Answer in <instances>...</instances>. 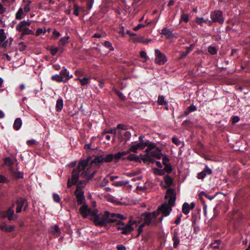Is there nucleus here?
Returning <instances> with one entry per match:
<instances>
[{
	"instance_id": "nucleus-13",
	"label": "nucleus",
	"mask_w": 250,
	"mask_h": 250,
	"mask_svg": "<svg viewBox=\"0 0 250 250\" xmlns=\"http://www.w3.org/2000/svg\"><path fill=\"white\" fill-rule=\"evenodd\" d=\"M96 209H91L86 205L83 204L80 208V212L83 218H87L88 216H93L95 213Z\"/></svg>"
},
{
	"instance_id": "nucleus-49",
	"label": "nucleus",
	"mask_w": 250,
	"mask_h": 250,
	"mask_svg": "<svg viewBox=\"0 0 250 250\" xmlns=\"http://www.w3.org/2000/svg\"><path fill=\"white\" fill-rule=\"evenodd\" d=\"M157 102L160 105H163L166 103L165 101L164 97L163 96H160L158 97Z\"/></svg>"
},
{
	"instance_id": "nucleus-29",
	"label": "nucleus",
	"mask_w": 250,
	"mask_h": 250,
	"mask_svg": "<svg viewBox=\"0 0 250 250\" xmlns=\"http://www.w3.org/2000/svg\"><path fill=\"white\" fill-rule=\"evenodd\" d=\"M75 80L79 81L82 86H84L90 83V79L87 77H84L82 79L78 78L75 79Z\"/></svg>"
},
{
	"instance_id": "nucleus-43",
	"label": "nucleus",
	"mask_w": 250,
	"mask_h": 250,
	"mask_svg": "<svg viewBox=\"0 0 250 250\" xmlns=\"http://www.w3.org/2000/svg\"><path fill=\"white\" fill-rule=\"evenodd\" d=\"M154 172L155 174L159 175H163L165 174L164 169L155 168L154 169Z\"/></svg>"
},
{
	"instance_id": "nucleus-24",
	"label": "nucleus",
	"mask_w": 250,
	"mask_h": 250,
	"mask_svg": "<svg viewBox=\"0 0 250 250\" xmlns=\"http://www.w3.org/2000/svg\"><path fill=\"white\" fill-rule=\"evenodd\" d=\"M164 182L166 185L164 186L163 187L165 188L170 186L173 183L172 179L168 175H166L165 176Z\"/></svg>"
},
{
	"instance_id": "nucleus-58",
	"label": "nucleus",
	"mask_w": 250,
	"mask_h": 250,
	"mask_svg": "<svg viewBox=\"0 0 250 250\" xmlns=\"http://www.w3.org/2000/svg\"><path fill=\"white\" fill-rule=\"evenodd\" d=\"M94 3V0H87L86 5L89 10L91 9Z\"/></svg>"
},
{
	"instance_id": "nucleus-15",
	"label": "nucleus",
	"mask_w": 250,
	"mask_h": 250,
	"mask_svg": "<svg viewBox=\"0 0 250 250\" xmlns=\"http://www.w3.org/2000/svg\"><path fill=\"white\" fill-rule=\"evenodd\" d=\"M75 195L77 198L78 205H80L85 203V199L83 190H76Z\"/></svg>"
},
{
	"instance_id": "nucleus-42",
	"label": "nucleus",
	"mask_w": 250,
	"mask_h": 250,
	"mask_svg": "<svg viewBox=\"0 0 250 250\" xmlns=\"http://www.w3.org/2000/svg\"><path fill=\"white\" fill-rule=\"evenodd\" d=\"M104 46L109 49L110 51L114 50V47L112 46V43L108 41H105L104 43Z\"/></svg>"
},
{
	"instance_id": "nucleus-2",
	"label": "nucleus",
	"mask_w": 250,
	"mask_h": 250,
	"mask_svg": "<svg viewBox=\"0 0 250 250\" xmlns=\"http://www.w3.org/2000/svg\"><path fill=\"white\" fill-rule=\"evenodd\" d=\"M125 218L122 214L119 213H110L104 211L98 213V210L95 209V213L93 214L92 220L95 225L97 226H105L108 224L116 222L118 220H124Z\"/></svg>"
},
{
	"instance_id": "nucleus-60",
	"label": "nucleus",
	"mask_w": 250,
	"mask_h": 250,
	"mask_svg": "<svg viewBox=\"0 0 250 250\" xmlns=\"http://www.w3.org/2000/svg\"><path fill=\"white\" fill-rule=\"evenodd\" d=\"M145 26H146V25L145 24L140 23V24H138L136 26L134 27L133 28V30L134 31H137L139 29H140L141 28H144Z\"/></svg>"
},
{
	"instance_id": "nucleus-47",
	"label": "nucleus",
	"mask_w": 250,
	"mask_h": 250,
	"mask_svg": "<svg viewBox=\"0 0 250 250\" xmlns=\"http://www.w3.org/2000/svg\"><path fill=\"white\" fill-rule=\"evenodd\" d=\"M115 92L121 100H122V101L125 100V97L124 95V94L121 92H120L117 90H115Z\"/></svg>"
},
{
	"instance_id": "nucleus-5",
	"label": "nucleus",
	"mask_w": 250,
	"mask_h": 250,
	"mask_svg": "<svg viewBox=\"0 0 250 250\" xmlns=\"http://www.w3.org/2000/svg\"><path fill=\"white\" fill-rule=\"evenodd\" d=\"M158 211H154L152 212H145L142 214V219L146 225H156L159 221L158 220Z\"/></svg>"
},
{
	"instance_id": "nucleus-48",
	"label": "nucleus",
	"mask_w": 250,
	"mask_h": 250,
	"mask_svg": "<svg viewBox=\"0 0 250 250\" xmlns=\"http://www.w3.org/2000/svg\"><path fill=\"white\" fill-rule=\"evenodd\" d=\"M46 32L45 28L43 30L42 28H39L37 29L35 35L37 36H40L41 34L43 33V34H45Z\"/></svg>"
},
{
	"instance_id": "nucleus-40",
	"label": "nucleus",
	"mask_w": 250,
	"mask_h": 250,
	"mask_svg": "<svg viewBox=\"0 0 250 250\" xmlns=\"http://www.w3.org/2000/svg\"><path fill=\"white\" fill-rule=\"evenodd\" d=\"M49 50L51 55L55 56L59 50L61 51V49H60L59 46L58 47L51 46L49 48Z\"/></svg>"
},
{
	"instance_id": "nucleus-18",
	"label": "nucleus",
	"mask_w": 250,
	"mask_h": 250,
	"mask_svg": "<svg viewBox=\"0 0 250 250\" xmlns=\"http://www.w3.org/2000/svg\"><path fill=\"white\" fill-rule=\"evenodd\" d=\"M69 39V36H65L60 39L59 41L58 44L59 47L60 49H61V52L63 51V47L68 42V40Z\"/></svg>"
},
{
	"instance_id": "nucleus-10",
	"label": "nucleus",
	"mask_w": 250,
	"mask_h": 250,
	"mask_svg": "<svg viewBox=\"0 0 250 250\" xmlns=\"http://www.w3.org/2000/svg\"><path fill=\"white\" fill-rule=\"evenodd\" d=\"M16 204V212L20 213L22 211V208L23 207V210L25 211L28 207V202L25 198L19 197L17 198L15 204Z\"/></svg>"
},
{
	"instance_id": "nucleus-12",
	"label": "nucleus",
	"mask_w": 250,
	"mask_h": 250,
	"mask_svg": "<svg viewBox=\"0 0 250 250\" xmlns=\"http://www.w3.org/2000/svg\"><path fill=\"white\" fill-rule=\"evenodd\" d=\"M210 18L212 21L222 24L224 21V17L223 16V12L221 10H217L211 12L210 14Z\"/></svg>"
},
{
	"instance_id": "nucleus-39",
	"label": "nucleus",
	"mask_w": 250,
	"mask_h": 250,
	"mask_svg": "<svg viewBox=\"0 0 250 250\" xmlns=\"http://www.w3.org/2000/svg\"><path fill=\"white\" fill-rule=\"evenodd\" d=\"M117 132H116V128H109L107 129H105L102 133V135L104 136V134H107V133H112L114 135H116Z\"/></svg>"
},
{
	"instance_id": "nucleus-38",
	"label": "nucleus",
	"mask_w": 250,
	"mask_h": 250,
	"mask_svg": "<svg viewBox=\"0 0 250 250\" xmlns=\"http://www.w3.org/2000/svg\"><path fill=\"white\" fill-rule=\"evenodd\" d=\"M126 159L130 161H134L136 162H138L140 160V158L138 156L133 154H130L126 157Z\"/></svg>"
},
{
	"instance_id": "nucleus-27",
	"label": "nucleus",
	"mask_w": 250,
	"mask_h": 250,
	"mask_svg": "<svg viewBox=\"0 0 250 250\" xmlns=\"http://www.w3.org/2000/svg\"><path fill=\"white\" fill-rule=\"evenodd\" d=\"M84 7L79 6L76 3L74 4V12L73 14L76 16L79 15V11L80 10H83Z\"/></svg>"
},
{
	"instance_id": "nucleus-46",
	"label": "nucleus",
	"mask_w": 250,
	"mask_h": 250,
	"mask_svg": "<svg viewBox=\"0 0 250 250\" xmlns=\"http://www.w3.org/2000/svg\"><path fill=\"white\" fill-rule=\"evenodd\" d=\"M172 142L177 146L181 144V141L176 136H174L172 138Z\"/></svg>"
},
{
	"instance_id": "nucleus-30",
	"label": "nucleus",
	"mask_w": 250,
	"mask_h": 250,
	"mask_svg": "<svg viewBox=\"0 0 250 250\" xmlns=\"http://www.w3.org/2000/svg\"><path fill=\"white\" fill-rule=\"evenodd\" d=\"M129 183L128 180H123L120 181H115L113 183V185L115 187H123Z\"/></svg>"
},
{
	"instance_id": "nucleus-50",
	"label": "nucleus",
	"mask_w": 250,
	"mask_h": 250,
	"mask_svg": "<svg viewBox=\"0 0 250 250\" xmlns=\"http://www.w3.org/2000/svg\"><path fill=\"white\" fill-rule=\"evenodd\" d=\"M113 158L114 159L117 161L121 159L125 160V158L122 157L121 155H120V153H119V152L114 154H113Z\"/></svg>"
},
{
	"instance_id": "nucleus-14",
	"label": "nucleus",
	"mask_w": 250,
	"mask_h": 250,
	"mask_svg": "<svg viewBox=\"0 0 250 250\" xmlns=\"http://www.w3.org/2000/svg\"><path fill=\"white\" fill-rule=\"evenodd\" d=\"M149 141H147L146 142H141L137 144L132 145L130 147V151L133 152H136L137 150L140 149H144L146 146L147 147L148 146V143Z\"/></svg>"
},
{
	"instance_id": "nucleus-57",
	"label": "nucleus",
	"mask_w": 250,
	"mask_h": 250,
	"mask_svg": "<svg viewBox=\"0 0 250 250\" xmlns=\"http://www.w3.org/2000/svg\"><path fill=\"white\" fill-rule=\"evenodd\" d=\"M5 163L6 165H8L9 166H11L14 164L13 161L9 157H7L5 158Z\"/></svg>"
},
{
	"instance_id": "nucleus-22",
	"label": "nucleus",
	"mask_w": 250,
	"mask_h": 250,
	"mask_svg": "<svg viewBox=\"0 0 250 250\" xmlns=\"http://www.w3.org/2000/svg\"><path fill=\"white\" fill-rule=\"evenodd\" d=\"M22 122L21 119L20 118H17L14 123L13 128L16 130H19L22 125Z\"/></svg>"
},
{
	"instance_id": "nucleus-4",
	"label": "nucleus",
	"mask_w": 250,
	"mask_h": 250,
	"mask_svg": "<svg viewBox=\"0 0 250 250\" xmlns=\"http://www.w3.org/2000/svg\"><path fill=\"white\" fill-rule=\"evenodd\" d=\"M145 151L146 154L143 158L144 161L153 162L154 160L153 158L160 159L163 156L161 149L157 147V145L155 143L149 142Z\"/></svg>"
},
{
	"instance_id": "nucleus-1",
	"label": "nucleus",
	"mask_w": 250,
	"mask_h": 250,
	"mask_svg": "<svg viewBox=\"0 0 250 250\" xmlns=\"http://www.w3.org/2000/svg\"><path fill=\"white\" fill-rule=\"evenodd\" d=\"M113 160V154H109L105 156L102 155L96 156L89 163V159L80 160L78 166L72 171V177L68 181V187L72 183H75L79 175L88 179L93 178L98 170L100 164L103 163H109Z\"/></svg>"
},
{
	"instance_id": "nucleus-59",
	"label": "nucleus",
	"mask_w": 250,
	"mask_h": 250,
	"mask_svg": "<svg viewBox=\"0 0 250 250\" xmlns=\"http://www.w3.org/2000/svg\"><path fill=\"white\" fill-rule=\"evenodd\" d=\"M145 225H146V224H145L143 223L141 224L139 226V228H138V235H139V234H141V233L143 231V228L144 227V226H145Z\"/></svg>"
},
{
	"instance_id": "nucleus-26",
	"label": "nucleus",
	"mask_w": 250,
	"mask_h": 250,
	"mask_svg": "<svg viewBox=\"0 0 250 250\" xmlns=\"http://www.w3.org/2000/svg\"><path fill=\"white\" fill-rule=\"evenodd\" d=\"M196 110L197 107L195 105L193 104L190 105L188 107L187 109L184 111V113L183 116H187L189 114V113L196 111Z\"/></svg>"
},
{
	"instance_id": "nucleus-32",
	"label": "nucleus",
	"mask_w": 250,
	"mask_h": 250,
	"mask_svg": "<svg viewBox=\"0 0 250 250\" xmlns=\"http://www.w3.org/2000/svg\"><path fill=\"white\" fill-rule=\"evenodd\" d=\"M0 228L2 230L5 231L6 232H11L14 229V226H7L6 225L1 226Z\"/></svg>"
},
{
	"instance_id": "nucleus-3",
	"label": "nucleus",
	"mask_w": 250,
	"mask_h": 250,
	"mask_svg": "<svg viewBox=\"0 0 250 250\" xmlns=\"http://www.w3.org/2000/svg\"><path fill=\"white\" fill-rule=\"evenodd\" d=\"M165 199L167 200V203H164L159 207L157 211L163 213V215L159 217V221L162 222L164 216L168 215L172 210V207L175 205L176 200V193L173 189L168 188L167 190L165 195Z\"/></svg>"
},
{
	"instance_id": "nucleus-62",
	"label": "nucleus",
	"mask_w": 250,
	"mask_h": 250,
	"mask_svg": "<svg viewBox=\"0 0 250 250\" xmlns=\"http://www.w3.org/2000/svg\"><path fill=\"white\" fill-rule=\"evenodd\" d=\"M130 152H131V151H130L129 148L126 151H123L121 152H119V153H120V155H121V156L123 157V156H125L128 153H129Z\"/></svg>"
},
{
	"instance_id": "nucleus-51",
	"label": "nucleus",
	"mask_w": 250,
	"mask_h": 250,
	"mask_svg": "<svg viewBox=\"0 0 250 250\" xmlns=\"http://www.w3.org/2000/svg\"><path fill=\"white\" fill-rule=\"evenodd\" d=\"M52 196L53 200L55 202L58 203L60 202L61 198L57 193H54L53 194Z\"/></svg>"
},
{
	"instance_id": "nucleus-56",
	"label": "nucleus",
	"mask_w": 250,
	"mask_h": 250,
	"mask_svg": "<svg viewBox=\"0 0 250 250\" xmlns=\"http://www.w3.org/2000/svg\"><path fill=\"white\" fill-rule=\"evenodd\" d=\"M134 42L140 43H143L144 42V38L143 37L140 36L136 38H133Z\"/></svg>"
},
{
	"instance_id": "nucleus-17",
	"label": "nucleus",
	"mask_w": 250,
	"mask_h": 250,
	"mask_svg": "<svg viewBox=\"0 0 250 250\" xmlns=\"http://www.w3.org/2000/svg\"><path fill=\"white\" fill-rule=\"evenodd\" d=\"M172 241H173V248H177L180 243V239L178 231L174 230L172 233Z\"/></svg>"
},
{
	"instance_id": "nucleus-54",
	"label": "nucleus",
	"mask_w": 250,
	"mask_h": 250,
	"mask_svg": "<svg viewBox=\"0 0 250 250\" xmlns=\"http://www.w3.org/2000/svg\"><path fill=\"white\" fill-rule=\"evenodd\" d=\"M169 159L167 156H164L162 157L163 165L164 166L170 164Z\"/></svg>"
},
{
	"instance_id": "nucleus-8",
	"label": "nucleus",
	"mask_w": 250,
	"mask_h": 250,
	"mask_svg": "<svg viewBox=\"0 0 250 250\" xmlns=\"http://www.w3.org/2000/svg\"><path fill=\"white\" fill-rule=\"evenodd\" d=\"M72 175H71V177H69L67 181V186L68 188H70L73 185H76L77 184V188L76 190H83V188H84L87 184V182L88 180H89L90 179H88L86 178L85 177H83L81 174L79 175V177L78 178L77 181L75 183H72L70 187H68V181L71 178Z\"/></svg>"
},
{
	"instance_id": "nucleus-37",
	"label": "nucleus",
	"mask_w": 250,
	"mask_h": 250,
	"mask_svg": "<svg viewBox=\"0 0 250 250\" xmlns=\"http://www.w3.org/2000/svg\"><path fill=\"white\" fill-rule=\"evenodd\" d=\"M207 21L208 18L205 19L203 18L197 17L196 19V23L201 26L203 25V23H207Z\"/></svg>"
},
{
	"instance_id": "nucleus-55",
	"label": "nucleus",
	"mask_w": 250,
	"mask_h": 250,
	"mask_svg": "<svg viewBox=\"0 0 250 250\" xmlns=\"http://www.w3.org/2000/svg\"><path fill=\"white\" fill-rule=\"evenodd\" d=\"M140 56L142 58H144L146 61L149 59V57L147 56L146 52L145 51H141L140 53Z\"/></svg>"
},
{
	"instance_id": "nucleus-41",
	"label": "nucleus",
	"mask_w": 250,
	"mask_h": 250,
	"mask_svg": "<svg viewBox=\"0 0 250 250\" xmlns=\"http://www.w3.org/2000/svg\"><path fill=\"white\" fill-rule=\"evenodd\" d=\"M21 36H23L26 35H33L34 32L29 29L28 28L26 27L23 31L21 32Z\"/></svg>"
},
{
	"instance_id": "nucleus-45",
	"label": "nucleus",
	"mask_w": 250,
	"mask_h": 250,
	"mask_svg": "<svg viewBox=\"0 0 250 250\" xmlns=\"http://www.w3.org/2000/svg\"><path fill=\"white\" fill-rule=\"evenodd\" d=\"M164 171L166 173H169L171 172L172 170V168L171 165L170 164H168L167 165L165 166V168H164Z\"/></svg>"
},
{
	"instance_id": "nucleus-61",
	"label": "nucleus",
	"mask_w": 250,
	"mask_h": 250,
	"mask_svg": "<svg viewBox=\"0 0 250 250\" xmlns=\"http://www.w3.org/2000/svg\"><path fill=\"white\" fill-rule=\"evenodd\" d=\"M115 128H116V129H122V130H126V126H125V125H123V124H118Z\"/></svg>"
},
{
	"instance_id": "nucleus-6",
	"label": "nucleus",
	"mask_w": 250,
	"mask_h": 250,
	"mask_svg": "<svg viewBox=\"0 0 250 250\" xmlns=\"http://www.w3.org/2000/svg\"><path fill=\"white\" fill-rule=\"evenodd\" d=\"M13 38L9 37L7 39V36L4 32V30L2 28L0 29V47L6 48L11 47Z\"/></svg>"
},
{
	"instance_id": "nucleus-25",
	"label": "nucleus",
	"mask_w": 250,
	"mask_h": 250,
	"mask_svg": "<svg viewBox=\"0 0 250 250\" xmlns=\"http://www.w3.org/2000/svg\"><path fill=\"white\" fill-rule=\"evenodd\" d=\"M160 33L165 36H167V38L171 37L172 35V31L167 27L164 28Z\"/></svg>"
},
{
	"instance_id": "nucleus-16",
	"label": "nucleus",
	"mask_w": 250,
	"mask_h": 250,
	"mask_svg": "<svg viewBox=\"0 0 250 250\" xmlns=\"http://www.w3.org/2000/svg\"><path fill=\"white\" fill-rule=\"evenodd\" d=\"M212 172V170L207 165H206L205 168L198 174L197 178L203 180L207 175H210Z\"/></svg>"
},
{
	"instance_id": "nucleus-23",
	"label": "nucleus",
	"mask_w": 250,
	"mask_h": 250,
	"mask_svg": "<svg viewBox=\"0 0 250 250\" xmlns=\"http://www.w3.org/2000/svg\"><path fill=\"white\" fill-rule=\"evenodd\" d=\"M50 232L56 237H58L60 235V230L57 225L52 226L50 229Z\"/></svg>"
},
{
	"instance_id": "nucleus-11",
	"label": "nucleus",
	"mask_w": 250,
	"mask_h": 250,
	"mask_svg": "<svg viewBox=\"0 0 250 250\" xmlns=\"http://www.w3.org/2000/svg\"><path fill=\"white\" fill-rule=\"evenodd\" d=\"M155 62L156 64L159 65L164 64L167 61L166 56L161 52L159 49H155Z\"/></svg>"
},
{
	"instance_id": "nucleus-44",
	"label": "nucleus",
	"mask_w": 250,
	"mask_h": 250,
	"mask_svg": "<svg viewBox=\"0 0 250 250\" xmlns=\"http://www.w3.org/2000/svg\"><path fill=\"white\" fill-rule=\"evenodd\" d=\"M208 52L211 55H215L217 52V50L216 47L212 46H209L208 47Z\"/></svg>"
},
{
	"instance_id": "nucleus-35",
	"label": "nucleus",
	"mask_w": 250,
	"mask_h": 250,
	"mask_svg": "<svg viewBox=\"0 0 250 250\" xmlns=\"http://www.w3.org/2000/svg\"><path fill=\"white\" fill-rule=\"evenodd\" d=\"M26 27L25 26L23 22L21 21L16 26V30L19 32L23 31Z\"/></svg>"
},
{
	"instance_id": "nucleus-53",
	"label": "nucleus",
	"mask_w": 250,
	"mask_h": 250,
	"mask_svg": "<svg viewBox=\"0 0 250 250\" xmlns=\"http://www.w3.org/2000/svg\"><path fill=\"white\" fill-rule=\"evenodd\" d=\"M21 7H22L23 10H24V12L27 13L29 12L31 10V7L29 5H22Z\"/></svg>"
},
{
	"instance_id": "nucleus-33",
	"label": "nucleus",
	"mask_w": 250,
	"mask_h": 250,
	"mask_svg": "<svg viewBox=\"0 0 250 250\" xmlns=\"http://www.w3.org/2000/svg\"><path fill=\"white\" fill-rule=\"evenodd\" d=\"M51 79L53 81L57 82L58 83H61L62 82H64V80L63 79V77L61 76V75H59L58 74H56L53 75L51 77Z\"/></svg>"
},
{
	"instance_id": "nucleus-34",
	"label": "nucleus",
	"mask_w": 250,
	"mask_h": 250,
	"mask_svg": "<svg viewBox=\"0 0 250 250\" xmlns=\"http://www.w3.org/2000/svg\"><path fill=\"white\" fill-rule=\"evenodd\" d=\"M207 194L205 191H203L200 192L199 194V198L201 200L202 202L203 203V204L204 205V209L205 211H206V210L207 205L205 204V201L204 200L202 196L206 197Z\"/></svg>"
},
{
	"instance_id": "nucleus-63",
	"label": "nucleus",
	"mask_w": 250,
	"mask_h": 250,
	"mask_svg": "<svg viewBox=\"0 0 250 250\" xmlns=\"http://www.w3.org/2000/svg\"><path fill=\"white\" fill-rule=\"evenodd\" d=\"M8 181L7 178L3 175H0V183H6Z\"/></svg>"
},
{
	"instance_id": "nucleus-52",
	"label": "nucleus",
	"mask_w": 250,
	"mask_h": 250,
	"mask_svg": "<svg viewBox=\"0 0 250 250\" xmlns=\"http://www.w3.org/2000/svg\"><path fill=\"white\" fill-rule=\"evenodd\" d=\"M61 36L60 33L57 30L54 29L53 32L52 37L54 39H57Z\"/></svg>"
},
{
	"instance_id": "nucleus-36",
	"label": "nucleus",
	"mask_w": 250,
	"mask_h": 250,
	"mask_svg": "<svg viewBox=\"0 0 250 250\" xmlns=\"http://www.w3.org/2000/svg\"><path fill=\"white\" fill-rule=\"evenodd\" d=\"M189 21V15L184 13V12L182 13L181 19L180 20V22L184 21L185 22H187Z\"/></svg>"
},
{
	"instance_id": "nucleus-64",
	"label": "nucleus",
	"mask_w": 250,
	"mask_h": 250,
	"mask_svg": "<svg viewBox=\"0 0 250 250\" xmlns=\"http://www.w3.org/2000/svg\"><path fill=\"white\" fill-rule=\"evenodd\" d=\"M136 189L138 190L144 191L146 189V187L145 186H137Z\"/></svg>"
},
{
	"instance_id": "nucleus-28",
	"label": "nucleus",
	"mask_w": 250,
	"mask_h": 250,
	"mask_svg": "<svg viewBox=\"0 0 250 250\" xmlns=\"http://www.w3.org/2000/svg\"><path fill=\"white\" fill-rule=\"evenodd\" d=\"M221 240L220 239L215 240L214 242L209 244V246L215 249H219V246L221 244Z\"/></svg>"
},
{
	"instance_id": "nucleus-31",
	"label": "nucleus",
	"mask_w": 250,
	"mask_h": 250,
	"mask_svg": "<svg viewBox=\"0 0 250 250\" xmlns=\"http://www.w3.org/2000/svg\"><path fill=\"white\" fill-rule=\"evenodd\" d=\"M189 205L187 202H185L183 204L182 206V211L185 214H188L190 210L189 207Z\"/></svg>"
},
{
	"instance_id": "nucleus-19",
	"label": "nucleus",
	"mask_w": 250,
	"mask_h": 250,
	"mask_svg": "<svg viewBox=\"0 0 250 250\" xmlns=\"http://www.w3.org/2000/svg\"><path fill=\"white\" fill-rule=\"evenodd\" d=\"M27 13L24 12L22 7H20L15 15V18L17 20H21L24 18Z\"/></svg>"
},
{
	"instance_id": "nucleus-21",
	"label": "nucleus",
	"mask_w": 250,
	"mask_h": 250,
	"mask_svg": "<svg viewBox=\"0 0 250 250\" xmlns=\"http://www.w3.org/2000/svg\"><path fill=\"white\" fill-rule=\"evenodd\" d=\"M63 106V100L62 98L58 99L57 100L56 104V110L58 112H60L62 111Z\"/></svg>"
},
{
	"instance_id": "nucleus-7",
	"label": "nucleus",
	"mask_w": 250,
	"mask_h": 250,
	"mask_svg": "<svg viewBox=\"0 0 250 250\" xmlns=\"http://www.w3.org/2000/svg\"><path fill=\"white\" fill-rule=\"evenodd\" d=\"M121 220L119 219L117 221L118 223L117 226V229L119 230H121V233L123 234H128L130 233L133 229L132 224L129 223L125 225Z\"/></svg>"
},
{
	"instance_id": "nucleus-9",
	"label": "nucleus",
	"mask_w": 250,
	"mask_h": 250,
	"mask_svg": "<svg viewBox=\"0 0 250 250\" xmlns=\"http://www.w3.org/2000/svg\"><path fill=\"white\" fill-rule=\"evenodd\" d=\"M15 206V203H13L11 207L8 208L5 211L1 212V217L3 218H7L10 221L16 219L17 215H14V210L13 209Z\"/></svg>"
},
{
	"instance_id": "nucleus-20",
	"label": "nucleus",
	"mask_w": 250,
	"mask_h": 250,
	"mask_svg": "<svg viewBox=\"0 0 250 250\" xmlns=\"http://www.w3.org/2000/svg\"><path fill=\"white\" fill-rule=\"evenodd\" d=\"M60 75L62 77L64 76L66 77L64 80V82H66L68 80L73 77L72 75H69V71L65 67H63V68L62 69V70L60 72Z\"/></svg>"
}]
</instances>
